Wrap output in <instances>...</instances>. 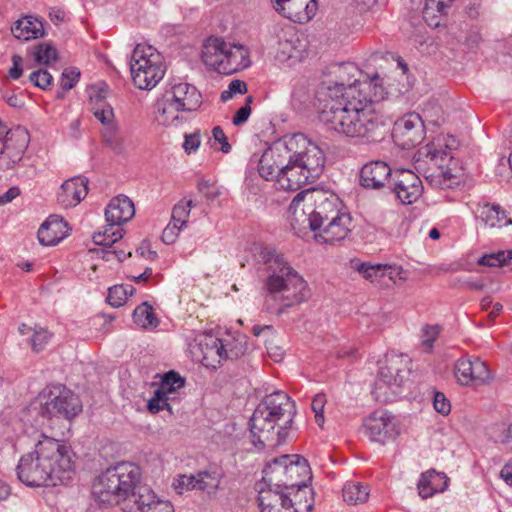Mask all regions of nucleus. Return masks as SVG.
Here are the masks:
<instances>
[{
	"instance_id": "nucleus-1",
	"label": "nucleus",
	"mask_w": 512,
	"mask_h": 512,
	"mask_svg": "<svg viewBox=\"0 0 512 512\" xmlns=\"http://www.w3.org/2000/svg\"><path fill=\"white\" fill-rule=\"evenodd\" d=\"M139 477V467L132 463L121 462L109 467L94 479L93 498L99 504L108 506L129 499L135 507L128 512H174L172 504L158 499L149 487L139 486L134 492Z\"/></svg>"
},
{
	"instance_id": "nucleus-2",
	"label": "nucleus",
	"mask_w": 512,
	"mask_h": 512,
	"mask_svg": "<svg viewBox=\"0 0 512 512\" xmlns=\"http://www.w3.org/2000/svg\"><path fill=\"white\" fill-rule=\"evenodd\" d=\"M74 456L70 446L43 436L32 452L20 458L16 468L18 479L30 487L67 483L75 472Z\"/></svg>"
},
{
	"instance_id": "nucleus-3",
	"label": "nucleus",
	"mask_w": 512,
	"mask_h": 512,
	"mask_svg": "<svg viewBox=\"0 0 512 512\" xmlns=\"http://www.w3.org/2000/svg\"><path fill=\"white\" fill-rule=\"evenodd\" d=\"M319 120L329 129L352 138H372L380 127L374 100L367 93L356 96L350 88L340 102H329L318 110Z\"/></svg>"
},
{
	"instance_id": "nucleus-4",
	"label": "nucleus",
	"mask_w": 512,
	"mask_h": 512,
	"mask_svg": "<svg viewBox=\"0 0 512 512\" xmlns=\"http://www.w3.org/2000/svg\"><path fill=\"white\" fill-rule=\"evenodd\" d=\"M262 259L268 276L263 285L266 312L281 315L288 309L308 300L310 293L304 278L273 249H264Z\"/></svg>"
},
{
	"instance_id": "nucleus-5",
	"label": "nucleus",
	"mask_w": 512,
	"mask_h": 512,
	"mask_svg": "<svg viewBox=\"0 0 512 512\" xmlns=\"http://www.w3.org/2000/svg\"><path fill=\"white\" fill-rule=\"evenodd\" d=\"M296 414L295 402L283 391L266 395L249 421L255 446L264 448L285 441Z\"/></svg>"
},
{
	"instance_id": "nucleus-6",
	"label": "nucleus",
	"mask_w": 512,
	"mask_h": 512,
	"mask_svg": "<svg viewBox=\"0 0 512 512\" xmlns=\"http://www.w3.org/2000/svg\"><path fill=\"white\" fill-rule=\"evenodd\" d=\"M343 202L331 192L307 189L299 192L289 206L290 223L295 232L317 231L328 219L344 212Z\"/></svg>"
},
{
	"instance_id": "nucleus-7",
	"label": "nucleus",
	"mask_w": 512,
	"mask_h": 512,
	"mask_svg": "<svg viewBox=\"0 0 512 512\" xmlns=\"http://www.w3.org/2000/svg\"><path fill=\"white\" fill-rule=\"evenodd\" d=\"M303 148L291 153L278 178L277 185L286 191H296L320 176L325 164L323 151L304 135Z\"/></svg>"
},
{
	"instance_id": "nucleus-8",
	"label": "nucleus",
	"mask_w": 512,
	"mask_h": 512,
	"mask_svg": "<svg viewBox=\"0 0 512 512\" xmlns=\"http://www.w3.org/2000/svg\"><path fill=\"white\" fill-rule=\"evenodd\" d=\"M413 159L414 168L431 186L449 189L458 185V177L445 167L453 159L452 149L445 139L438 138L422 147Z\"/></svg>"
},
{
	"instance_id": "nucleus-9",
	"label": "nucleus",
	"mask_w": 512,
	"mask_h": 512,
	"mask_svg": "<svg viewBox=\"0 0 512 512\" xmlns=\"http://www.w3.org/2000/svg\"><path fill=\"white\" fill-rule=\"evenodd\" d=\"M358 68L353 63H336L327 68L324 78L319 86L316 94L318 101L317 108L320 110L324 104L332 102H340L350 88L356 90V96H361L371 88L372 85L377 86L378 77L372 78L370 81L361 82Z\"/></svg>"
},
{
	"instance_id": "nucleus-10",
	"label": "nucleus",
	"mask_w": 512,
	"mask_h": 512,
	"mask_svg": "<svg viewBox=\"0 0 512 512\" xmlns=\"http://www.w3.org/2000/svg\"><path fill=\"white\" fill-rule=\"evenodd\" d=\"M202 60L209 69L226 75L250 66L249 51L245 46L214 36L203 44Z\"/></svg>"
},
{
	"instance_id": "nucleus-11",
	"label": "nucleus",
	"mask_w": 512,
	"mask_h": 512,
	"mask_svg": "<svg viewBox=\"0 0 512 512\" xmlns=\"http://www.w3.org/2000/svg\"><path fill=\"white\" fill-rule=\"evenodd\" d=\"M130 71L136 87L152 89L165 74L163 56L151 45L137 44L131 55Z\"/></svg>"
},
{
	"instance_id": "nucleus-12",
	"label": "nucleus",
	"mask_w": 512,
	"mask_h": 512,
	"mask_svg": "<svg viewBox=\"0 0 512 512\" xmlns=\"http://www.w3.org/2000/svg\"><path fill=\"white\" fill-rule=\"evenodd\" d=\"M38 400L40 414L48 420L55 418L70 421L82 411L79 397L62 384L46 386L39 393Z\"/></svg>"
},
{
	"instance_id": "nucleus-13",
	"label": "nucleus",
	"mask_w": 512,
	"mask_h": 512,
	"mask_svg": "<svg viewBox=\"0 0 512 512\" xmlns=\"http://www.w3.org/2000/svg\"><path fill=\"white\" fill-rule=\"evenodd\" d=\"M407 356L389 354L380 366L372 394L376 401L387 403L395 400L401 393L405 374L408 371Z\"/></svg>"
},
{
	"instance_id": "nucleus-14",
	"label": "nucleus",
	"mask_w": 512,
	"mask_h": 512,
	"mask_svg": "<svg viewBox=\"0 0 512 512\" xmlns=\"http://www.w3.org/2000/svg\"><path fill=\"white\" fill-rule=\"evenodd\" d=\"M305 143L303 133L286 136L274 143L263 152L259 159L258 171L260 176L265 180H275L278 183L284 163L287 158H291L290 152L299 153L297 149L303 148Z\"/></svg>"
},
{
	"instance_id": "nucleus-15",
	"label": "nucleus",
	"mask_w": 512,
	"mask_h": 512,
	"mask_svg": "<svg viewBox=\"0 0 512 512\" xmlns=\"http://www.w3.org/2000/svg\"><path fill=\"white\" fill-rule=\"evenodd\" d=\"M365 435L372 441L385 444L400 434V422L390 411L376 409L363 421Z\"/></svg>"
},
{
	"instance_id": "nucleus-16",
	"label": "nucleus",
	"mask_w": 512,
	"mask_h": 512,
	"mask_svg": "<svg viewBox=\"0 0 512 512\" xmlns=\"http://www.w3.org/2000/svg\"><path fill=\"white\" fill-rule=\"evenodd\" d=\"M185 380L177 372L166 373L160 385L154 392V396L148 401L149 412L155 414L167 409L171 412V403L179 399V390L184 387Z\"/></svg>"
},
{
	"instance_id": "nucleus-17",
	"label": "nucleus",
	"mask_w": 512,
	"mask_h": 512,
	"mask_svg": "<svg viewBox=\"0 0 512 512\" xmlns=\"http://www.w3.org/2000/svg\"><path fill=\"white\" fill-rule=\"evenodd\" d=\"M391 191L403 204L416 202L423 193V184L418 174L410 169H397L393 172Z\"/></svg>"
},
{
	"instance_id": "nucleus-18",
	"label": "nucleus",
	"mask_w": 512,
	"mask_h": 512,
	"mask_svg": "<svg viewBox=\"0 0 512 512\" xmlns=\"http://www.w3.org/2000/svg\"><path fill=\"white\" fill-rule=\"evenodd\" d=\"M424 134V121L417 113H408L398 119L392 131L394 141L404 149L421 143Z\"/></svg>"
},
{
	"instance_id": "nucleus-19",
	"label": "nucleus",
	"mask_w": 512,
	"mask_h": 512,
	"mask_svg": "<svg viewBox=\"0 0 512 512\" xmlns=\"http://www.w3.org/2000/svg\"><path fill=\"white\" fill-rule=\"evenodd\" d=\"M90 99L93 115L103 125L102 136L105 142L113 149L119 148L122 144V139L119 134L118 125L114 121L113 108L100 95Z\"/></svg>"
},
{
	"instance_id": "nucleus-20",
	"label": "nucleus",
	"mask_w": 512,
	"mask_h": 512,
	"mask_svg": "<svg viewBox=\"0 0 512 512\" xmlns=\"http://www.w3.org/2000/svg\"><path fill=\"white\" fill-rule=\"evenodd\" d=\"M455 377L461 385H484L492 379L487 364L479 358H460L455 364Z\"/></svg>"
},
{
	"instance_id": "nucleus-21",
	"label": "nucleus",
	"mask_w": 512,
	"mask_h": 512,
	"mask_svg": "<svg viewBox=\"0 0 512 512\" xmlns=\"http://www.w3.org/2000/svg\"><path fill=\"white\" fill-rule=\"evenodd\" d=\"M314 238L318 243L336 244L345 240L352 231V217L346 210L336 214L334 218L328 219L321 227Z\"/></svg>"
},
{
	"instance_id": "nucleus-22",
	"label": "nucleus",
	"mask_w": 512,
	"mask_h": 512,
	"mask_svg": "<svg viewBox=\"0 0 512 512\" xmlns=\"http://www.w3.org/2000/svg\"><path fill=\"white\" fill-rule=\"evenodd\" d=\"M277 13L295 23H307L316 14L317 0H271Z\"/></svg>"
},
{
	"instance_id": "nucleus-23",
	"label": "nucleus",
	"mask_w": 512,
	"mask_h": 512,
	"mask_svg": "<svg viewBox=\"0 0 512 512\" xmlns=\"http://www.w3.org/2000/svg\"><path fill=\"white\" fill-rule=\"evenodd\" d=\"M290 458L286 463V476L288 478L287 491H295V497L306 494L307 481L311 479V472L308 462L300 455H288Z\"/></svg>"
},
{
	"instance_id": "nucleus-24",
	"label": "nucleus",
	"mask_w": 512,
	"mask_h": 512,
	"mask_svg": "<svg viewBox=\"0 0 512 512\" xmlns=\"http://www.w3.org/2000/svg\"><path fill=\"white\" fill-rule=\"evenodd\" d=\"M264 485L263 483L257 484L258 502L261 512H286L294 504H297V500L294 502L290 500L292 492L285 493L284 489L273 490L270 486H267L268 488L265 489Z\"/></svg>"
},
{
	"instance_id": "nucleus-25",
	"label": "nucleus",
	"mask_w": 512,
	"mask_h": 512,
	"mask_svg": "<svg viewBox=\"0 0 512 512\" xmlns=\"http://www.w3.org/2000/svg\"><path fill=\"white\" fill-rule=\"evenodd\" d=\"M198 347L202 355L200 361L207 368L216 369L227 360L225 342L221 338L210 334L204 335L200 339Z\"/></svg>"
},
{
	"instance_id": "nucleus-26",
	"label": "nucleus",
	"mask_w": 512,
	"mask_h": 512,
	"mask_svg": "<svg viewBox=\"0 0 512 512\" xmlns=\"http://www.w3.org/2000/svg\"><path fill=\"white\" fill-rule=\"evenodd\" d=\"M30 140L27 129L16 126L6 130V126L0 123V149L13 154L14 158H21Z\"/></svg>"
},
{
	"instance_id": "nucleus-27",
	"label": "nucleus",
	"mask_w": 512,
	"mask_h": 512,
	"mask_svg": "<svg viewBox=\"0 0 512 512\" xmlns=\"http://www.w3.org/2000/svg\"><path fill=\"white\" fill-rule=\"evenodd\" d=\"M393 171L383 161H371L360 171V184L365 188L379 189L387 182L391 184Z\"/></svg>"
},
{
	"instance_id": "nucleus-28",
	"label": "nucleus",
	"mask_w": 512,
	"mask_h": 512,
	"mask_svg": "<svg viewBox=\"0 0 512 512\" xmlns=\"http://www.w3.org/2000/svg\"><path fill=\"white\" fill-rule=\"evenodd\" d=\"M165 96L183 112L195 111L201 104V94L195 86L188 83L173 85Z\"/></svg>"
},
{
	"instance_id": "nucleus-29",
	"label": "nucleus",
	"mask_w": 512,
	"mask_h": 512,
	"mask_svg": "<svg viewBox=\"0 0 512 512\" xmlns=\"http://www.w3.org/2000/svg\"><path fill=\"white\" fill-rule=\"evenodd\" d=\"M88 193V181L84 177L66 180L57 193L58 203L64 208L78 205Z\"/></svg>"
},
{
	"instance_id": "nucleus-30",
	"label": "nucleus",
	"mask_w": 512,
	"mask_h": 512,
	"mask_svg": "<svg viewBox=\"0 0 512 512\" xmlns=\"http://www.w3.org/2000/svg\"><path fill=\"white\" fill-rule=\"evenodd\" d=\"M68 232V223L57 215H51L40 226L37 235L42 245L54 246L63 240Z\"/></svg>"
},
{
	"instance_id": "nucleus-31",
	"label": "nucleus",
	"mask_w": 512,
	"mask_h": 512,
	"mask_svg": "<svg viewBox=\"0 0 512 512\" xmlns=\"http://www.w3.org/2000/svg\"><path fill=\"white\" fill-rule=\"evenodd\" d=\"M135 215V207L127 196H117L110 200L105 209V217L108 223L122 225L130 221Z\"/></svg>"
},
{
	"instance_id": "nucleus-32",
	"label": "nucleus",
	"mask_w": 512,
	"mask_h": 512,
	"mask_svg": "<svg viewBox=\"0 0 512 512\" xmlns=\"http://www.w3.org/2000/svg\"><path fill=\"white\" fill-rule=\"evenodd\" d=\"M449 478L443 472L434 469L423 472L417 484L420 497L427 499L437 493L445 491L448 487Z\"/></svg>"
},
{
	"instance_id": "nucleus-33",
	"label": "nucleus",
	"mask_w": 512,
	"mask_h": 512,
	"mask_svg": "<svg viewBox=\"0 0 512 512\" xmlns=\"http://www.w3.org/2000/svg\"><path fill=\"white\" fill-rule=\"evenodd\" d=\"M290 458L288 455H281L267 463L263 469V484L276 489L287 490L286 463Z\"/></svg>"
},
{
	"instance_id": "nucleus-34",
	"label": "nucleus",
	"mask_w": 512,
	"mask_h": 512,
	"mask_svg": "<svg viewBox=\"0 0 512 512\" xmlns=\"http://www.w3.org/2000/svg\"><path fill=\"white\" fill-rule=\"evenodd\" d=\"M476 214L477 217L484 223V225L490 228H502L512 224V219L498 204H478Z\"/></svg>"
},
{
	"instance_id": "nucleus-35",
	"label": "nucleus",
	"mask_w": 512,
	"mask_h": 512,
	"mask_svg": "<svg viewBox=\"0 0 512 512\" xmlns=\"http://www.w3.org/2000/svg\"><path fill=\"white\" fill-rule=\"evenodd\" d=\"M11 31L15 38L23 41L40 38L45 33L42 21L33 16H25L17 20Z\"/></svg>"
},
{
	"instance_id": "nucleus-36",
	"label": "nucleus",
	"mask_w": 512,
	"mask_h": 512,
	"mask_svg": "<svg viewBox=\"0 0 512 512\" xmlns=\"http://www.w3.org/2000/svg\"><path fill=\"white\" fill-rule=\"evenodd\" d=\"M223 473L220 469L204 470L194 474L195 490L215 494L220 487Z\"/></svg>"
},
{
	"instance_id": "nucleus-37",
	"label": "nucleus",
	"mask_w": 512,
	"mask_h": 512,
	"mask_svg": "<svg viewBox=\"0 0 512 512\" xmlns=\"http://www.w3.org/2000/svg\"><path fill=\"white\" fill-rule=\"evenodd\" d=\"M453 0H426L423 18L429 26L438 27L440 18L446 14Z\"/></svg>"
},
{
	"instance_id": "nucleus-38",
	"label": "nucleus",
	"mask_w": 512,
	"mask_h": 512,
	"mask_svg": "<svg viewBox=\"0 0 512 512\" xmlns=\"http://www.w3.org/2000/svg\"><path fill=\"white\" fill-rule=\"evenodd\" d=\"M183 111L164 95L158 103L157 121L165 126L176 125Z\"/></svg>"
},
{
	"instance_id": "nucleus-39",
	"label": "nucleus",
	"mask_w": 512,
	"mask_h": 512,
	"mask_svg": "<svg viewBox=\"0 0 512 512\" xmlns=\"http://www.w3.org/2000/svg\"><path fill=\"white\" fill-rule=\"evenodd\" d=\"M124 235V229L113 223H108L104 231L97 232L93 235V242L101 247H113Z\"/></svg>"
},
{
	"instance_id": "nucleus-40",
	"label": "nucleus",
	"mask_w": 512,
	"mask_h": 512,
	"mask_svg": "<svg viewBox=\"0 0 512 512\" xmlns=\"http://www.w3.org/2000/svg\"><path fill=\"white\" fill-rule=\"evenodd\" d=\"M342 493L345 502L356 505L367 501L370 490L368 485L360 482H347L343 487Z\"/></svg>"
},
{
	"instance_id": "nucleus-41",
	"label": "nucleus",
	"mask_w": 512,
	"mask_h": 512,
	"mask_svg": "<svg viewBox=\"0 0 512 512\" xmlns=\"http://www.w3.org/2000/svg\"><path fill=\"white\" fill-rule=\"evenodd\" d=\"M134 323L142 328L156 327L158 320L155 317L153 308L144 302L138 305L133 312Z\"/></svg>"
},
{
	"instance_id": "nucleus-42",
	"label": "nucleus",
	"mask_w": 512,
	"mask_h": 512,
	"mask_svg": "<svg viewBox=\"0 0 512 512\" xmlns=\"http://www.w3.org/2000/svg\"><path fill=\"white\" fill-rule=\"evenodd\" d=\"M195 206L196 203L192 199H183L179 201L172 209L170 222L184 229L187 226L191 208Z\"/></svg>"
},
{
	"instance_id": "nucleus-43",
	"label": "nucleus",
	"mask_w": 512,
	"mask_h": 512,
	"mask_svg": "<svg viewBox=\"0 0 512 512\" xmlns=\"http://www.w3.org/2000/svg\"><path fill=\"white\" fill-rule=\"evenodd\" d=\"M134 292L131 285H115L108 290L107 302L113 307L122 306Z\"/></svg>"
},
{
	"instance_id": "nucleus-44",
	"label": "nucleus",
	"mask_w": 512,
	"mask_h": 512,
	"mask_svg": "<svg viewBox=\"0 0 512 512\" xmlns=\"http://www.w3.org/2000/svg\"><path fill=\"white\" fill-rule=\"evenodd\" d=\"M34 59L39 64L47 65L57 60V50L49 43H40L34 47Z\"/></svg>"
},
{
	"instance_id": "nucleus-45",
	"label": "nucleus",
	"mask_w": 512,
	"mask_h": 512,
	"mask_svg": "<svg viewBox=\"0 0 512 512\" xmlns=\"http://www.w3.org/2000/svg\"><path fill=\"white\" fill-rule=\"evenodd\" d=\"M512 259V251H498L496 253L485 254L478 260V264L488 267H501Z\"/></svg>"
},
{
	"instance_id": "nucleus-46",
	"label": "nucleus",
	"mask_w": 512,
	"mask_h": 512,
	"mask_svg": "<svg viewBox=\"0 0 512 512\" xmlns=\"http://www.w3.org/2000/svg\"><path fill=\"white\" fill-rule=\"evenodd\" d=\"M386 266L383 264L371 265L368 263H361L357 266V271L370 282H376L380 278L385 277Z\"/></svg>"
},
{
	"instance_id": "nucleus-47",
	"label": "nucleus",
	"mask_w": 512,
	"mask_h": 512,
	"mask_svg": "<svg viewBox=\"0 0 512 512\" xmlns=\"http://www.w3.org/2000/svg\"><path fill=\"white\" fill-rule=\"evenodd\" d=\"M97 255L102 258L103 260L107 262L111 261H117L121 262L126 257L130 256L131 253H126L123 249L119 248L118 246L113 245V247H102L97 250Z\"/></svg>"
},
{
	"instance_id": "nucleus-48",
	"label": "nucleus",
	"mask_w": 512,
	"mask_h": 512,
	"mask_svg": "<svg viewBox=\"0 0 512 512\" xmlns=\"http://www.w3.org/2000/svg\"><path fill=\"white\" fill-rule=\"evenodd\" d=\"M52 334L44 328H34L30 344L34 352L42 351L51 339Z\"/></svg>"
},
{
	"instance_id": "nucleus-49",
	"label": "nucleus",
	"mask_w": 512,
	"mask_h": 512,
	"mask_svg": "<svg viewBox=\"0 0 512 512\" xmlns=\"http://www.w3.org/2000/svg\"><path fill=\"white\" fill-rule=\"evenodd\" d=\"M292 105L297 109L305 108L311 102V93L305 85L295 87L291 95Z\"/></svg>"
},
{
	"instance_id": "nucleus-50",
	"label": "nucleus",
	"mask_w": 512,
	"mask_h": 512,
	"mask_svg": "<svg viewBox=\"0 0 512 512\" xmlns=\"http://www.w3.org/2000/svg\"><path fill=\"white\" fill-rule=\"evenodd\" d=\"M212 140L211 146L225 154L231 151V145L228 142V138L220 126H215L212 129Z\"/></svg>"
},
{
	"instance_id": "nucleus-51",
	"label": "nucleus",
	"mask_w": 512,
	"mask_h": 512,
	"mask_svg": "<svg viewBox=\"0 0 512 512\" xmlns=\"http://www.w3.org/2000/svg\"><path fill=\"white\" fill-rule=\"evenodd\" d=\"M225 342V354L227 359L238 358L246 351V343L243 341L227 338L223 339Z\"/></svg>"
},
{
	"instance_id": "nucleus-52",
	"label": "nucleus",
	"mask_w": 512,
	"mask_h": 512,
	"mask_svg": "<svg viewBox=\"0 0 512 512\" xmlns=\"http://www.w3.org/2000/svg\"><path fill=\"white\" fill-rule=\"evenodd\" d=\"M29 80L36 87L45 90L52 85L53 77L47 70L39 69L30 74Z\"/></svg>"
},
{
	"instance_id": "nucleus-53",
	"label": "nucleus",
	"mask_w": 512,
	"mask_h": 512,
	"mask_svg": "<svg viewBox=\"0 0 512 512\" xmlns=\"http://www.w3.org/2000/svg\"><path fill=\"white\" fill-rule=\"evenodd\" d=\"M173 487L178 494L195 490L194 474L191 475H178L173 481Z\"/></svg>"
},
{
	"instance_id": "nucleus-54",
	"label": "nucleus",
	"mask_w": 512,
	"mask_h": 512,
	"mask_svg": "<svg viewBox=\"0 0 512 512\" xmlns=\"http://www.w3.org/2000/svg\"><path fill=\"white\" fill-rule=\"evenodd\" d=\"M325 403H326V397L324 394L315 395L312 400V403H311L312 411L315 414V421L319 426H322V424L324 423L323 411H324Z\"/></svg>"
},
{
	"instance_id": "nucleus-55",
	"label": "nucleus",
	"mask_w": 512,
	"mask_h": 512,
	"mask_svg": "<svg viewBox=\"0 0 512 512\" xmlns=\"http://www.w3.org/2000/svg\"><path fill=\"white\" fill-rule=\"evenodd\" d=\"M434 409L443 416H447L451 412V403L442 392H435L433 399Z\"/></svg>"
},
{
	"instance_id": "nucleus-56",
	"label": "nucleus",
	"mask_w": 512,
	"mask_h": 512,
	"mask_svg": "<svg viewBox=\"0 0 512 512\" xmlns=\"http://www.w3.org/2000/svg\"><path fill=\"white\" fill-rule=\"evenodd\" d=\"M80 72L73 68L65 69L62 73L60 85L64 90H70L78 82Z\"/></svg>"
},
{
	"instance_id": "nucleus-57",
	"label": "nucleus",
	"mask_w": 512,
	"mask_h": 512,
	"mask_svg": "<svg viewBox=\"0 0 512 512\" xmlns=\"http://www.w3.org/2000/svg\"><path fill=\"white\" fill-rule=\"evenodd\" d=\"M440 333V328L437 325L434 326H426L423 328V339L422 345L430 350L433 347V344Z\"/></svg>"
},
{
	"instance_id": "nucleus-58",
	"label": "nucleus",
	"mask_w": 512,
	"mask_h": 512,
	"mask_svg": "<svg viewBox=\"0 0 512 512\" xmlns=\"http://www.w3.org/2000/svg\"><path fill=\"white\" fill-rule=\"evenodd\" d=\"M200 144H201V139H200L199 132H194V133L185 135L183 148L186 153L191 154V153L196 152L198 150Z\"/></svg>"
},
{
	"instance_id": "nucleus-59",
	"label": "nucleus",
	"mask_w": 512,
	"mask_h": 512,
	"mask_svg": "<svg viewBox=\"0 0 512 512\" xmlns=\"http://www.w3.org/2000/svg\"><path fill=\"white\" fill-rule=\"evenodd\" d=\"M308 492L306 494H300L297 498L295 497V493L293 494V498H290V500H297V504H294L292 508H294L295 512H301L302 510H305L306 512H309L312 508V502L307 499V495L311 493V490L307 487Z\"/></svg>"
},
{
	"instance_id": "nucleus-60",
	"label": "nucleus",
	"mask_w": 512,
	"mask_h": 512,
	"mask_svg": "<svg viewBox=\"0 0 512 512\" xmlns=\"http://www.w3.org/2000/svg\"><path fill=\"white\" fill-rule=\"evenodd\" d=\"M507 426L505 424H496L491 428V436L495 442L510 444V440H505L508 436Z\"/></svg>"
},
{
	"instance_id": "nucleus-61",
	"label": "nucleus",
	"mask_w": 512,
	"mask_h": 512,
	"mask_svg": "<svg viewBox=\"0 0 512 512\" xmlns=\"http://www.w3.org/2000/svg\"><path fill=\"white\" fill-rule=\"evenodd\" d=\"M441 108L437 105H427L424 109V115L430 123L440 125L442 119Z\"/></svg>"
},
{
	"instance_id": "nucleus-62",
	"label": "nucleus",
	"mask_w": 512,
	"mask_h": 512,
	"mask_svg": "<svg viewBox=\"0 0 512 512\" xmlns=\"http://www.w3.org/2000/svg\"><path fill=\"white\" fill-rule=\"evenodd\" d=\"M183 228H180L178 227V225L170 222L166 228L163 230V233H162V240L166 243V244H172L174 243V241L176 240V238L178 237L179 235V232L182 230Z\"/></svg>"
},
{
	"instance_id": "nucleus-63",
	"label": "nucleus",
	"mask_w": 512,
	"mask_h": 512,
	"mask_svg": "<svg viewBox=\"0 0 512 512\" xmlns=\"http://www.w3.org/2000/svg\"><path fill=\"white\" fill-rule=\"evenodd\" d=\"M20 160L21 158H14L12 153L0 149V170L12 169Z\"/></svg>"
},
{
	"instance_id": "nucleus-64",
	"label": "nucleus",
	"mask_w": 512,
	"mask_h": 512,
	"mask_svg": "<svg viewBox=\"0 0 512 512\" xmlns=\"http://www.w3.org/2000/svg\"><path fill=\"white\" fill-rule=\"evenodd\" d=\"M251 115V107L248 104H245L240 109H238L233 116L232 123L235 126H240L247 122L249 116Z\"/></svg>"
}]
</instances>
